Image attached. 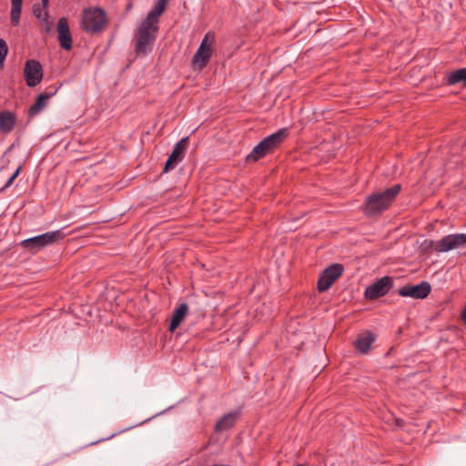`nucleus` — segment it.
I'll use <instances>...</instances> for the list:
<instances>
[{"instance_id":"1","label":"nucleus","mask_w":466,"mask_h":466,"mask_svg":"<svg viewBox=\"0 0 466 466\" xmlns=\"http://www.w3.org/2000/svg\"><path fill=\"white\" fill-rule=\"evenodd\" d=\"M167 0H157L135 33L134 50L137 56H146L153 50L159 30V18L166 11Z\"/></svg>"},{"instance_id":"2","label":"nucleus","mask_w":466,"mask_h":466,"mask_svg":"<svg viewBox=\"0 0 466 466\" xmlns=\"http://www.w3.org/2000/svg\"><path fill=\"white\" fill-rule=\"evenodd\" d=\"M400 191V185H395L384 191L369 196L363 205V211L368 216H375L386 210Z\"/></svg>"},{"instance_id":"3","label":"nucleus","mask_w":466,"mask_h":466,"mask_svg":"<svg viewBox=\"0 0 466 466\" xmlns=\"http://www.w3.org/2000/svg\"><path fill=\"white\" fill-rule=\"evenodd\" d=\"M288 136V130L281 128L261 140L247 157V161H258L279 147Z\"/></svg>"},{"instance_id":"4","label":"nucleus","mask_w":466,"mask_h":466,"mask_svg":"<svg viewBox=\"0 0 466 466\" xmlns=\"http://www.w3.org/2000/svg\"><path fill=\"white\" fill-rule=\"evenodd\" d=\"M106 24V15L103 9L97 7L86 8L83 12L81 25L87 33H97Z\"/></svg>"},{"instance_id":"5","label":"nucleus","mask_w":466,"mask_h":466,"mask_svg":"<svg viewBox=\"0 0 466 466\" xmlns=\"http://www.w3.org/2000/svg\"><path fill=\"white\" fill-rule=\"evenodd\" d=\"M65 238L62 230L44 233L21 242V246L32 252H37L46 246L52 245Z\"/></svg>"},{"instance_id":"6","label":"nucleus","mask_w":466,"mask_h":466,"mask_svg":"<svg viewBox=\"0 0 466 466\" xmlns=\"http://www.w3.org/2000/svg\"><path fill=\"white\" fill-rule=\"evenodd\" d=\"M215 43V36L211 33H208L204 38L202 39L200 46H198L197 52L195 53L191 66L194 70H201L203 69L212 54V47Z\"/></svg>"},{"instance_id":"7","label":"nucleus","mask_w":466,"mask_h":466,"mask_svg":"<svg viewBox=\"0 0 466 466\" xmlns=\"http://www.w3.org/2000/svg\"><path fill=\"white\" fill-rule=\"evenodd\" d=\"M24 76L29 87L37 86L43 79L42 65L35 59L27 60L24 67Z\"/></svg>"},{"instance_id":"8","label":"nucleus","mask_w":466,"mask_h":466,"mask_svg":"<svg viewBox=\"0 0 466 466\" xmlns=\"http://www.w3.org/2000/svg\"><path fill=\"white\" fill-rule=\"evenodd\" d=\"M466 246V234H451L440 239L435 247V251L448 252L450 250Z\"/></svg>"},{"instance_id":"9","label":"nucleus","mask_w":466,"mask_h":466,"mask_svg":"<svg viewBox=\"0 0 466 466\" xmlns=\"http://www.w3.org/2000/svg\"><path fill=\"white\" fill-rule=\"evenodd\" d=\"M343 268L339 264L328 267L320 275L318 281V289L320 292L328 290L333 283L340 277Z\"/></svg>"},{"instance_id":"10","label":"nucleus","mask_w":466,"mask_h":466,"mask_svg":"<svg viewBox=\"0 0 466 466\" xmlns=\"http://www.w3.org/2000/svg\"><path fill=\"white\" fill-rule=\"evenodd\" d=\"M392 287V279L383 277L376 282L370 285L364 292L367 299L373 300L386 295Z\"/></svg>"},{"instance_id":"11","label":"nucleus","mask_w":466,"mask_h":466,"mask_svg":"<svg viewBox=\"0 0 466 466\" xmlns=\"http://www.w3.org/2000/svg\"><path fill=\"white\" fill-rule=\"evenodd\" d=\"M187 145V137H183L176 144L166 162L164 172H168L174 169L176 166L183 160Z\"/></svg>"},{"instance_id":"12","label":"nucleus","mask_w":466,"mask_h":466,"mask_svg":"<svg viewBox=\"0 0 466 466\" xmlns=\"http://www.w3.org/2000/svg\"><path fill=\"white\" fill-rule=\"evenodd\" d=\"M431 290V285L428 282L422 281L417 285L402 287L399 289V295L401 297L422 299L430 294Z\"/></svg>"},{"instance_id":"13","label":"nucleus","mask_w":466,"mask_h":466,"mask_svg":"<svg viewBox=\"0 0 466 466\" xmlns=\"http://www.w3.org/2000/svg\"><path fill=\"white\" fill-rule=\"evenodd\" d=\"M57 37L62 48L70 50L72 47V37L69 30L68 21L61 17L57 24Z\"/></svg>"},{"instance_id":"14","label":"nucleus","mask_w":466,"mask_h":466,"mask_svg":"<svg viewBox=\"0 0 466 466\" xmlns=\"http://www.w3.org/2000/svg\"><path fill=\"white\" fill-rule=\"evenodd\" d=\"M188 313V306L186 303H181L174 311L171 318L168 329L173 332L184 320L185 317Z\"/></svg>"},{"instance_id":"15","label":"nucleus","mask_w":466,"mask_h":466,"mask_svg":"<svg viewBox=\"0 0 466 466\" xmlns=\"http://www.w3.org/2000/svg\"><path fill=\"white\" fill-rule=\"evenodd\" d=\"M374 340L375 336L370 331H365L358 337L355 342V347L360 352L366 353Z\"/></svg>"},{"instance_id":"16","label":"nucleus","mask_w":466,"mask_h":466,"mask_svg":"<svg viewBox=\"0 0 466 466\" xmlns=\"http://www.w3.org/2000/svg\"><path fill=\"white\" fill-rule=\"evenodd\" d=\"M56 92V89L53 93H42L38 96L35 102L28 109L29 116H36L46 105V101Z\"/></svg>"},{"instance_id":"17","label":"nucleus","mask_w":466,"mask_h":466,"mask_svg":"<svg viewBox=\"0 0 466 466\" xmlns=\"http://www.w3.org/2000/svg\"><path fill=\"white\" fill-rule=\"evenodd\" d=\"M49 0H42L43 7H35L34 8V15L40 20L41 24L46 26V32L51 29L52 24L48 19V13L46 11Z\"/></svg>"},{"instance_id":"18","label":"nucleus","mask_w":466,"mask_h":466,"mask_svg":"<svg viewBox=\"0 0 466 466\" xmlns=\"http://www.w3.org/2000/svg\"><path fill=\"white\" fill-rule=\"evenodd\" d=\"M15 125V116L9 111L0 112V130L5 133H9L13 130Z\"/></svg>"},{"instance_id":"19","label":"nucleus","mask_w":466,"mask_h":466,"mask_svg":"<svg viewBox=\"0 0 466 466\" xmlns=\"http://www.w3.org/2000/svg\"><path fill=\"white\" fill-rule=\"evenodd\" d=\"M238 414L236 412H229L225 414L222 418H220L216 423V431H223L228 429H230L234 426Z\"/></svg>"},{"instance_id":"20","label":"nucleus","mask_w":466,"mask_h":466,"mask_svg":"<svg viewBox=\"0 0 466 466\" xmlns=\"http://www.w3.org/2000/svg\"><path fill=\"white\" fill-rule=\"evenodd\" d=\"M447 83L451 86L458 83L466 85V67L451 72L447 76Z\"/></svg>"},{"instance_id":"21","label":"nucleus","mask_w":466,"mask_h":466,"mask_svg":"<svg viewBox=\"0 0 466 466\" xmlns=\"http://www.w3.org/2000/svg\"><path fill=\"white\" fill-rule=\"evenodd\" d=\"M23 0H11V23L14 25L19 24Z\"/></svg>"},{"instance_id":"22","label":"nucleus","mask_w":466,"mask_h":466,"mask_svg":"<svg viewBox=\"0 0 466 466\" xmlns=\"http://www.w3.org/2000/svg\"><path fill=\"white\" fill-rule=\"evenodd\" d=\"M8 54V46L6 42L0 38V70L4 67V63Z\"/></svg>"},{"instance_id":"23","label":"nucleus","mask_w":466,"mask_h":466,"mask_svg":"<svg viewBox=\"0 0 466 466\" xmlns=\"http://www.w3.org/2000/svg\"><path fill=\"white\" fill-rule=\"evenodd\" d=\"M21 171V167H17L16 170L14 172V174L11 176V178L14 180L18 177L19 173Z\"/></svg>"},{"instance_id":"24","label":"nucleus","mask_w":466,"mask_h":466,"mask_svg":"<svg viewBox=\"0 0 466 466\" xmlns=\"http://www.w3.org/2000/svg\"><path fill=\"white\" fill-rule=\"evenodd\" d=\"M13 182H14V179L11 178V177H10L5 185V188L9 187L13 184Z\"/></svg>"},{"instance_id":"25","label":"nucleus","mask_w":466,"mask_h":466,"mask_svg":"<svg viewBox=\"0 0 466 466\" xmlns=\"http://www.w3.org/2000/svg\"><path fill=\"white\" fill-rule=\"evenodd\" d=\"M461 319L463 321L466 322V307L464 308L462 313H461Z\"/></svg>"}]
</instances>
